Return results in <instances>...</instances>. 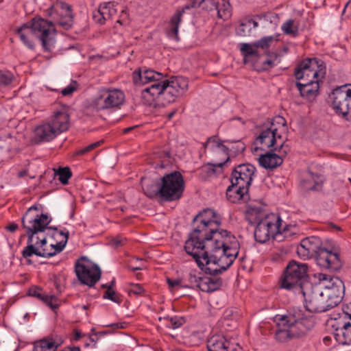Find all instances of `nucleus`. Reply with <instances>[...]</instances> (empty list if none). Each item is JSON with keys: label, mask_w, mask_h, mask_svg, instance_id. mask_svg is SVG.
Masks as SVG:
<instances>
[{"label": "nucleus", "mask_w": 351, "mask_h": 351, "mask_svg": "<svg viewBox=\"0 0 351 351\" xmlns=\"http://www.w3.org/2000/svg\"><path fill=\"white\" fill-rule=\"evenodd\" d=\"M193 230L185 242L184 250L198 267L211 276L198 277L190 273L192 287L204 292L220 289L222 280L216 276L226 271L239 254L240 245L237 238L225 230H219L221 220L214 210L207 208L193 218Z\"/></svg>", "instance_id": "nucleus-1"}, {"label": "nucleus", "mask_w": 351, "mask_h": 351, "mask_svg": "<svg viewBox=\"0 0 351 351\" xmlns=\"http://www.w3.org/2000/svg\"><path fill=\"white\" fill-rule=\"evenodd\" d=\"M38 206H32L22 217V225L27 234V245L22 251L27 258L35 254L40 257H51L63 250L69 239V231H58L48 225L51 218L47 214L38 213Z\"/></svg>", "instance_id": "nucleus-2"}, {"label": "nucleus", "mask_w": 351, "mask_h": 351, "mask_svg": "<svg viewBox=\"0 0 351 351\" xmlns=\"http://www.w3.org/2000/svg\"><path fill=\"white\" fill-rule=\"evenodd\" d=\"M298 254L304 258L315 256L317 265L326 269L335 271L340 269L342 263L337 252L324 247L317 237H306L301 241L297 249Z\"/></svg>", "instance_id": "nucleus-3"}, {"label": "nucleus", "mask_w": 351, "mask_h": 351, "mask_svg": "<svg viewBox=\"0 0 351 351\" xmlns=\"http://www.w3.org/2000/svg\"><path fill=\"white\" fill-rule=\"evenodd\" d=\"M15 32L23 44L29 49L34 48V36L39 38L45 51H50L54 47L56 30L51 21L42 18H34L31 22L16 29Z\"/></svg>", "instance_id": "nucleus-4"}, {"label": "nucleus", "mask_w": 351, "mask_h": 351, "mask_svg": "<svg viewBox=\"0 0 351 351\" xmlns=\"http://www.w3.org/2000/svg\"><path fill=\"white\" fill-rule=\"evenodd\" d=\"M202 7L210 12L213 16H217L223 21L231 16V8L226 0H193L191 3H186L181 10H178L171 19L167 36L178 40V27L182 21V16L185 10L193 8Z\"/></svg>", "instance_id": "nucleus-5"}, {"label": "nucleus", "mask_w": 351, "mask_h": 351, "mask_svg": "<svg viewBox=\"0 0 351 351\" xmlns=\"http://www.w3.org/2000/svg\"><path fill=\"white\" fill-rule=\"evenodd\" d=\"M132 78L134 83L137 85L153 83L141 92V98L145 104L152 105L157 98H162L160 81L165 78L162 73L152 69H138L133 72Z\"/></svg>", "instance_id": "nucleus-6"}, {"label": "nucleus", "mask_w": 351, "mask_h": 351, "mask_svg": "<svg viewBox=\"0 0 351 351\" xmlns=\"http://www.w3.org/2000/svg\"><path fill=\"white\" fill-rule=\"evenodd\" d=\"M308 266L305 263H299L295 261L289 262L285 268L281 279V288L301 292L306 280Z\"/></svg>", "instance_id": "nucleus-7"}, {"label": "nucleus", "mask_w": 351, "mask_h": 351, "mask_svg": "<svg viewBox=\"0 0 351 351\" xmlns=\"http://www.w3.org/2000/svg\"><path fill=\"white\" fill-rule=\"evenodd\" d=\"M184 190V181L179 171H173L160 179V197L166 202L178 200Z\"/></svg>", "instance_id": "nucleus-8"}, {"label": "nucleus", "mask_w": 351, "mask_h": 351, "mask_svg": "<svg viewBox=\"0 0 351 351\" xmlns=\"http://www.w3.org/2000/svg\"><path fill=\"white\" fill-rule=\"evenodd\" d=\"M328 104L336 114L351 121V87L347 84L338 86L328 95Z\"/></svg>", "instance_id": "nucleus-9"}, {"label": "nucleus", "mask_w": 351, "mask_h": 351, "mask_svg": "<svg viewBox=\"0 0 351 351\" xmlns=\"http://www.w3.org/2000/svg\"><path fill=\"white\" fill-rule=\"evenodd\" d=\"M300 293L304 297L305 307L309 312L322 313L332 308L318 285L307 282Z\"/></svg>", "instance_id": "nucleus-10"}, {"label": "nucleus", "mask_w": 351, "mask_h": 351, "mask_svg": "<svg viewBox=\"0 0 351 351\" xmlns=\"http://www.w3.org/2000/svg\"><path fill=\"white\" fill-rule=\"evenodd\" d=\"M125 94L118 88H101L93 99L90 106L97 111L117 108L123 104Z\"/></svg>", "instance_id": "nucleus-11"}, {"label": "nucleus", "mask_w": 351, "mask_h": 351, "mask_svg": "<svg viewBox=\"0 0 351 351\" xmlns=\"http://www.w3.org/2000/svg\"><path fill=\"white\" fill-rule=\"evenodd\" d=\"M326 75L323 62L316 58L302 60L295 68L294 75L298 80L309 81L321 80Z\"/></svg>", "instance_id": "nucleus-12"}, {"label": "nucleus", "mask_w": 351, "mask_h": 351, "mask_svg": "<svg viewBox=\"0 0 351 351\" xmlns=\"http://www.w3.org/2000/svg\"><path fill=\"white\" fill-rule=\"evenodd\" d=\"M319 276L320 282L318 285L322 287L324 295L334 308L341 302L343 298L344 284L339 278L336 276H327L322 274Z\"/></svg>", "instance_id": "nucleus-13"}, {"label": "nucleus", "mask_w": 351, "mask_h": 351, "mask_svg": "<svg viewBox=\"0 0 351 351\" xmlns=\"http://www.w3.org/2000/svg\"><path fill=\"white\" fill-rule=\"evenodd\" d=\"M282 220L279 216L274 214L267 215L265 219H261L254 230V238L258 243H263L271 237L281 233Z\"/></svg>", "instance_id": "nucleus-14"}, {"label": "nucleus", "mask_w": 351, "mask_h": 351, "mask_svg": "<svg viewBox=\"0 0 351 351\" xmlns=\"http://www.w3.org/2000/svg\"><path fill=\"white\" fill-rule=\"evenodd\" d=\"M75 271L79 281L89 287L94 286L99 280L101 275L99 266L85 257L77 260Z\"/></svg>", "instance_id": "nucleus-15"}, {"label": "nucleus", "mask_w": 351, "mask_h": 351, "mask_svg": "<svg viewBox=\"0 0 351 351\" xmlns=\"http://www.w3.org/2000/svg\"><path fill=\"white\" fill-rule=\"evenodd\" d=\"M162 99L167 104L174 102L188 89V82L183 77H171L160 81Z\"/></svg>", "instance_id": "nucleus-16"}, {"label": "nucleus", "mask_w": 351, "mask_h": 351, "mask_svg": "<svg viewBox=\"0 0 351 351\" xmlns=\"http://www.w3.org/2000/svg\"><path fill=\"white\" fill-rule=\"evenodd\" d=\"M304 313L300 310L289 311L278 319V327H287L292 338H298L304 335L307 330L304 322Z\"/></svg>", "instance_id": "nucleus-17"}, {"label": "nucleus", "mask_w": 351, "mask_h": 351, "mask_svg": "<svg viewBox=\"0 0 351 351\" xmlns=\"http://www.w3.org/2000/svg\"><path fill=\"white\" fill-rule=\"evenodd\" d=\"M277 130L274 121L265 123L255 140L254 144L257 145L255 147V151L258 149L262 150L270 149L271 151H277L280 145L278 143V138H281V136L278 134Z\"/></svg>", "instance_id": "nucleus-18"}, {"label": "nucleus", "mask_w": 351, "mask_h": 351, "mask_svg": "<svg viewBox=\"0 0 351 351\" xmlns=\"http://www.w3.org/2000/svg\"><path fill=\"white\" fill-rule=\"evenodd\" d=\"M326 181V177L311 170L306 172L300 181L301 189L306 193H326L324 190V183Z\"/></svg>", "instance_id": "nucleus-19"}, {"label": "nucleus", "mask_w": 351, "mask_h": 351, "mask_svg": "<svg viewBox=\"0 0 351 351\" xmlns=\"http://www.w3.org/2000/svg\"><path fill=\"white\" fill-rule=\"evenodd\" d=\"M272 36H265L253 43H241L240 51L244 56V63L252 61V58L260 56L258 49H267L273 42Z\"/></svg>", "instance_id": "nucleus-20"}, {"label": "nucleus", "mask_w": 351, "mask_h": 351, "mask_svg": "<svg viewBox=\"0 0 351 351\" xmlns=\"http://www.w3.org/2000/svg\"><path fill=\"white\" fill-rule=\"evenodd\" d=\"M255 171L256 167L254 165L249 163L241 164L232 171L230 182L250 188Z\"/></svg>", "instance_id": "nucleus-21"}, {"label": "nucleus", "mask_w": 351, "mask_h": 351, "mask_svg": "<svg viewBox=\"0 0 351 351\" xmlns=\"http://www.w3.org/2000/svg\"><path fill=\"white\" fill-rule=\"evenodd\" d=\"M344 317L337 322L334 337L342 345H351V313L343 310Z\"/></svg>", "instance_id": "nucleus-22"}, {"label": "nucleus", "mask_w": 351, "mask_h": 351, "mask_svg": "<svg viewBox=\"0 0 351 351\" xmlns=\"http://www.w3.org/2000/svg\"><path fill=\"white\" fill-rule=\"evenodd\" d=\"M288 150L287 146L280 142L277 149L278 154L268 152L261 155L258 160L260 165L267 169L276 168L282 163V157L287 154Z\"/></svg>", "instance_id": "nucleus-23"}, {"label": "nucleus", "mask_w": 351, "mask_h": 351, "mask_svg": "<svg viewBox=\"0 0 351 351\" xmlns=\"http://www.w3.org/2000/svg\"><path fill=\"white\" fill-rule=\"evenodd\" d=\"M118 3L106 2L101 4L98 10L93 12V19L99 24H104L106 20L112 19L117 13Z\"/></svg>", "instance_id": "nucleus-24"}, {"label": "nucleus", "mask_w": 351, "mask_h": 351, "mask_svg": "<svg viewBox=\"0 0 351 351\" xmlns=\"http://www.w3.org/2000/svg\"><path fill=\"white\" fill-rule=\"evenodd\" d=\"M320 80L304 81L296 82V87L300 91V95L307 100H313L318 94Z\"/></svg>", "instance_id": "nucleus-25"}, {"label": "nucleus", "mask_w": 351, "mask_h": 351, "mask_svg": "<svg viewBox=\"0 0 351 351\" xmlns=\"http://www.w3.org/2000/svg\"><path fill=\"white\" fill-rule=\"evenodd\" d=\"M63 342L60 337L48 336L35 341L33 343V351H56Z\"/></svg>", "instance_id": "nucleus-26"}, {"label": "nucleus", "mask_w": 351, "mask_h": 351, "mask_svg": "<svg viewBox=\"0 0 351 351\" xmlns=\"http://www.w3.org/2000/svg\"><path fill=\"white\" fill-rule=\"evenodd\" d=\"M248 187L242 186L241 185L234 184L231 182V184L226 189L227 199L232 203H237L239 201L246 202L249 199Z\"/></svg>", "instance_id": "nucleus-27"}, {"label": "nucleus", "mask_w": 351, "mask_h": 351, "mask_svg": "<svg viewBox=\"0 0 351 351\" xmlns=\"http://www.w3.org/2000/svg\"><path fill=\"white\" fill-rule=\"evenodd\" d=\"M49 123L55 128L59 134L67 130L69 128L70 122L69 116L66 110L61 108L60 110L54 112Z\"/></svg>", "instance_id": "nucleus-28"}, {"label": "nucleus", "mask_w": 351, "mask_h": 351, "mask_svg": "<svg viewBox=\"0 0 351 351\" xmlns=\"http://www.w3.org/2000/svg\"><path fill=\"white\" fill-rule=\"evenodd\" d=\"M34 132L36 138L40 142L51 141L59 134L49 122L38 125L35 129Z\"/></svg>", "instance_id": "nucleus-29"}, {"label": "nucleus", "mask_w": 351, "mask_h": 351, "mask_svg": "<svg viewBox=\"0 0 351 351\" xmlns=\"http://www.w3.org/2000/svg\"><path fill=\"white\" fill-rule=\"evenodd\" d=\"M208 351H230V342L222 335H214L207 341Z\"/></svg>", "instance_id": "nucleus-30"}, {"label": "nucleus", "mask_w": 351, "mask_h": 351, "mask_svg": "<svg viewBox=\"0 0 351 351\" xmlns=\"http://www.w3.org/2000/svg\"><path fill=\"white\" fill-rule=\"evenodd\" d=\"M205 149L210 150L211 154L219 152L223 154L226 158L228 156L229 149L223 144L217 136H212L204 143Z\"/></svg>", "instance_id": "nucleus-31"}, {"label": "nucleus", "mask_w": 351, "mask_h": 351, "mask_svg": "<svg viewBox=\"0 0 351 351\" xmlns=\"http://www.w3.org/2000/svg\"><path fill=\"white\" fill-rule=\"evenodd\" d=\"M60 19L57 20L56 23L65 29L72 27L73 23V17L71 10V6L68 4H64L58 12Z\"/></svg>", "instance_id": "nucleus-32"}, {"label": "nucleus", "mask_w": 351, "mask_h": 351, "mask_svg": "<svg viewBox=\"0 0 351 351\" xmlns=\"http://www.w3.org/2000/svg\"><path fill=\"white\" fill-rule=\"evenodd\" d=\"M229 160V157L221 162H219L217 164H210L208 163L206 165H204L202 166L198 171L199 176L202 180H207L210 178L212 176H215L217 173L216 167L222 168V167Z\"/></svg>", "instance_id": "nucleus-33"}, {"label": "nucleus", "mask_w": 351, "mask_h": 351, "mask_svg": "<svg viewBox=\"0 0 351 351\" xmlns=\"http://www.w3.org/2000/svg\"><path fill=\"white\" fill-rule=\"evenodd\" d=\"M258 27V23L253 19H245L241 21L236 28V33L238 36L245 37L251 34L252 30Z\"/></svg>", "instance_id": "nucleus-34"}, {"label": "nucleus", "mask_w": 351, "mask_h": 351, "mask_svg": "<svg viewBox=\"0 0 351 351\" xmlns=\"http://www.w3.org/2000/svg\"><path fill=\"white\" fill-rule=\"evenodd\" d=\"M114 285L115 280L113 279L109 285L105 284L101 285L103 288H106V291L104 292L103 297L105 299H108L114 302L119 304L121 302V299L113 289Z\"/></svg>", "instance_id": "nucleus-35"}, {"label": "nucleus", "mask_w": 351, "mask_h": 351, "mask_svg": "<svg viewBox=\"0 0 351 351\" xmlns=\"http://www.w3.org/2000/svg\"><path fill=\"white\" fill-rule=\"evenodd\" d=\"M143 190L145 194L149 197H160V193L157 191L160 190V182L156 183L152 182L150 184H143Z\"/></svg>", "instance_id": "nucleus-36"}, {"label": "nucleus", "mask_w": 351, "mask_h": 351, "mask_svg": "<svg viewBox=\"0 0 351 351\" xmlns=\"http://www.w3.org/2000/svg\"><path fill=\"white\" fill-rule=\"evenodd\" d=\"M165 322L166 326L171 329H177L181 327L185 322L186 320L183 317H165L163 318Z\"/></svg>", "instance_id": "nucleus-37"}, {"label": "nucleus", "mask_w": 351, "mask_h": 351, "mask_svg": "<svg viewBox=\"0 0 351 351\" xmlns=\"http://www.w3.org/2000/svg\"><path fill=\"white\" fill-rule=\"evenodd\" d=\"M282 30L286 35H290L295 37L298 35V26L295 24L293 19H289L285 22L282 25Z\"/></svg>", "instance_id": "nucleus-38"}, {"label": "nucleus", "mask_w": 351, "mask_h": 351, "mask_svg": "<svg viewBox=\"0 0 351 351\" xmlns=\"http://www.w3.org/2000/svg\"><path fill=\"white\" fill-rule=\"evenodd\" d=\"M14 78V75L10 71H0V89L10 87Z\"/></svg>", "instance_id": "nucleus-39"}, {"label": "nucleus", "mask_w": 351, "mask_h": 351, "mask_svg": "<svg viewBox=\"0 0 351 351\" xmlns=\"http://www.w3.org/2000/svg\"><path fill=\"white\" fill-rule=\"evenodd\" d=\"M280 328L275 333V339L278 342L285 343L293 339L287 327Z\"/></svg>", "instance_id": "nucleus-40"}, {"label": "nucleus", "mask_w": 351, "mask_h": 351, "mask_svg": "<svg viewBox=\"0 0 351 351\" xmlns=\"http://www.w3.org/2000/svg\"><path fill=\"white\" fill-rule=\"evenodd\" d=\"M58 176V180L63 184L68 183L69 179L71 177L72 173L69 167L60 168L55 173Z\"/></svg>", "instance_id": "nucleus-41"}, {"label": "nucleus", "mask_w": 351, "mask_h": 351, "mask_svg": "<svg viewBox=\"0 0 351 351\" xmlns=\"http://www.w3.org/2000/svg\"><path fill=\"white\" fill-rule=\"evenodd\" d=\"M269 59H267L263 62V65L261 67L262 70H265V71L268 70L269 69L272 68L277 64L276 62V61L278 60L277 54L272 53V54H269Z\"/></svg>", "instance_id": "nucleus-42"}, {"label": "nucleus", "mask_w": 351, "mask_h": 351, "mask_svg": "<svg viewBox=\"0 0 351 351\" xmlns=\"http://www.w3.org/2000/svg\"><path fill=\"white\" fill-rule=\"evenodd\" d=\"M42 300L52 309H56L58 307V300L53 295H45L44 298H42Z\"/></svg>", "instance_id": "nucleus-43"}, {"label": "nucleus", "mask_w": 351, "mask_h": 351, "mask_svg": "<svg viewBox=\"0 0 351 351\" xmlns=\"http://www.w3.org/2000/svg\"><path fill=\"white\" fill-rule=\"evenodd\" d=\"M145 290L143 287L139 284L132 285L131 287L128 290V294L131 295L132 294L136 295H141L144 293Z\"/></svg>", "instance_id": "nucleus-44"}, {"label": "nucleus", "mask_w": 351, "mask_h": 351, "mask_svg": "<svg viewBox=\"0 0 351 351\" xmlns=\"http://www.w3.org/2000/svg\"><path fill=\"white\" fill-rule=\"evenodd\" d=\"M77 84L76 82H73L71 83L69 86H67L66 88H63L61 91V93L64 96H68L73 94L74 91L77 90Z\"/></svg>", "instance_id": "nucleus-45"}, {"label": "nucleus", "mask_w": 351, "mask_h": 351, "mask_svg": "<svg viewBox=\"0 0 351 351\" xmlns=\"http://www.w3.org/2000/svg\"><path fill=\"white\" fill-rule=\"evenodd\" d=\"M92 334L90 335V339L92 342H96L98 340V335H105L108 333L107 331L103 330L99 332H95V328L91 329Z\"/></svg>", "instance_id": "nucleus-46"}, {"label": "nucleus", "mask_w": 351, "mask_h": 351, "mask_svg": "<svg viewBox=\"0 0 351 351\" xmlns=\"http://www.w3.org/2000/svg\"><path fill=\"white\" fill-rule=\"evenodd\" d=\"M128 19V13L125 10H121V14L119 15V19H117V23L120 25H124L127 23Z\"/></svg>", "instance_id": "nucleus-47"}, {"label": "nucleus", "mask_w": 351, "mask_h": 351, "mask_svg": "<svg viewBox=\"0 0 351 351\" xmlns=\"http://www.w3.org/2000/svg\"><path fill=\"white\" fill-rule=\"evenodd\" d=\"M128 326V323L126 322H117L113 323L109 325H106V326L111 327L113 330L120 329V328H125Z\"/></svg>", "instance_id": "nucleus-48"}, {"label": "nucleus", "mask_w": 351, "mask_h": 351, "mask_svg": "<svg viewBox=\"0 0 351 351\" xmlns=\"http://www.w3.org/2000/svg\"><path fill=\"white\" fill-rule=\"evenodd\" d=\"M125 241H126L125 238H123V237H115L112 241V243L116 247L123 245L125 244Z\"/></svg>", "instance_id": "nucleus-49"}, {"label": "nucleus", "mask_w": 351, "mask_h": 351, "mask_svg": "<svg viewBox=\"0 0 351 351\" xmlns=\"http://www.w3.org/2000/svg\"><path fill=\"white\" fill-rule=\"evenodd\" d=\"M167 282L171 289L180 286L181 282L180 280H173L171 278H167Z\"/></svg>", "instance_id": "nucleus-50"}, {"label": "nucleus", "mask_w": 351, "mask_h": 351, "mask_svg": "<svg viewBox=\"0 0 351 351\" xmlns=\"http://www.w3.org/2000/svg\"><path fill=\"white\" fill-rule=\"evenodd\" d=\"M29 292V295H31L32 296L37 297V298H40V300H42V298H44V296H45V295H43L41 293L40 289H30Z\"/></svg>", "instance_id": "nucleus-51"}, {"label": "nucleus", "mask_w": 351, "mask_h": 351, "mask_svg": "<svg viewBox=\"0 0 351 351\" xmlns=\"http://www.w3.org/2000/svg\"><path fill=\"white\" fill-rule=\"evenodd\" d=\"M90 151H92L91 147L90 145H88V146L85 147L84 148H82V149L78 150L76 152V154L77 155H84Z\"/></svg>", "instance_id": "nucleus-52"}, {"label": "nucleus", "mask_w": 351, "mask_h": 351, "mask_svg": "<svg viewBox=\"0 0 351 351\" xmlns=\"http://www.w3.org/2000/svg\"><path fill=\"white\" fill-rule=\"evenodd\" d=\"M348 13V15H351V0H350L345 5L343 14Z\"/></svg>", "instance_id": "nucleus-53"}, {"label": "nucleus", "mask_w": 351, "mask_h": 351, "mask_svg": "<svg viewBox=\"0 0 351 351\" xmlns=\"http://www.w3.org/2000/svg\"><path fill=\"white\" fill-rule=\"evenodd\" d=\"M60 351H81L78 346H66Z\"/></svg>", "instance_id": "nucleus-54"}, {"label": "nucleus", "mask_w": 351, "mask_h": 351, "mask_svg": "<svg viewBox=\"0 0 351 351\" xmlns=\"http://www.w3.org/2000/svg\"><path fill=\"white\" fill-rule=\"evenodd\" d=\"M19 226L16 223H12L6 227V229L10 232H14L18 229Z\"/></svg>", "instance_id": "nucleus-55"}, {"label": "nucleus", "mask_w": 351, "mask_h": 351, "mask_svg": "<svg viewBox=\"0 0 351 351\" xmlns=\"http://www.w3.org/2000/svg\"><path fill=\"white\" fill-rule=\"evenodd\" d=\"M84 336V335L82 334V332L78 330H74V337L73 339L75 341L79 340L82 337Z\"/></svg>", "instance_id": "nucleus-56"}, {"label": "nucleus", "mask_w": 351, "mask_h": 351, "mask_svg": "<svg viewBox=\"0 0 351 351\" xmlns=\"http://www.w3.org/2000/svg\"><path fill=\"white\" fill-rule=\"evenodd\" d=\"M102 143V141H97V142H95V143H91L90 145H89L90 147H91V149H94L95 148L97 147L98 146H99L101 145V143Z\"/></svg>", "instance_id": "nucleus-57"}, {"label": "nucleus", "mask_w": 351, "mask_h": 351, "mask_svg": "<svg viewBox=\"0 0 351 351\" xmlns=\"http://www.w3.org/2000/svg\"><path fill=\"white\" fill-rule=\"evenodd\" d=\"M276 119L278 123L282 124V127L285 126V120L282 117H278L276 118Z\"/></svg>", "instance_id": "nucleus-58"}, {"label": "nucleus", "mask_w": 351, "mask_h": 351, "mask_svg": "<svg viewBox=\"0 0 351 351\" xmlns=\"http://www.w3.org/2000/svg\"><path fill=\"white\" fill-rule=\"evenodd\" d=\"M137 127H138L137 125H135V126H132V127L126 128L123 129V132L125 134L128 133L129 132L132 131V130H134V128H136Z\"/></svg>", "instance_id": "nucleus-59"}, {"label": "nucleus", "mask_w": 351, "mask_h": 351, "mask_svg": "<svg viewBox=\"0 0 351 351\" xmlns=\"http://www.w3.org/2000/svg\"><path fill=\"white\" fill-rule=\"evenodd\" d=\"M130 269L134 271H138V270H141L143 269V267L142 266H138V267H130Z\"/></svg>", "instance_id": "nucleus-60"}, {"label": "nucleus", "mask_w": 351, "mask_h": 351, "mask_svg": "<svg viewBox=\"0 0 351 351\" xmlns=\"http://www.w3.org/2000/svg\"><path fill=\"white\" fill-rule=\"evenodd\" d=\"M175 113H176V111H173V112H170L168 114V119H171L173 117V116L174 115Z\"/></svg>", "instance_id": "nucleus-61"}, {"label": "nucleus", "mask_w": 351, "mask_h": 351, "mask_svg": "<svg viewBox=\"0 0 351 351\" xmlns=\"http://www.w3.org/2000/svg\"><path fill=\"white\" fill-rule=\"evenodd\" d=\"M253 212H254V210H253V209H252V207L250 206V209H249V211H248V213H249L250 215H252V213Z\"/></svg>", "instance_id": "nucleus-62"}, {"label": "nucleus", "mask_w": 351, "mask_h": 351, "mask_svg": "<svg viewBox=\"0 0 351 351\" xmlns=\"http://www.w3.org/2000/svg\"><path fill=\"white\" fill-rule=\"evenodd\" d=\"M82 308H83L84 309H87V308H88V307H87V306L84 305V306H82Z\"/></svg>", "instance_id": "nucleus-63"}, {"label": "nucleus", "mask_w": 351, "mask_h": 351, "mask_svg": "<svg viewBox=\"0 0 351 351\" xmlns=\"http://www.w3.org/2000/svg\"><path fill=\"white\" fill-rule=\"evenodd\" d=\"M334 228H335L337 230H339L340 229L339 228L335 227V226H334Z\"/></svg>", "instance_id": "nucleus-64"}]
</instances>
